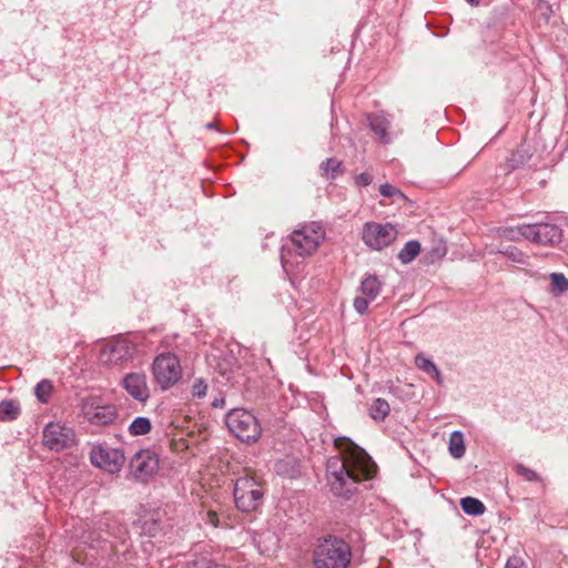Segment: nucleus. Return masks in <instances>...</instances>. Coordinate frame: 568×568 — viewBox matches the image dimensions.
I'll return each instance as SVG.
<instances>
[{"label":"nucleus","instance_id":"nucleus-18","mask_svg":"<svg viewBox=\"0 0 568 568\" xmlns=\"http://www.w3.org/2000/svg\"><path fill=\"white\" fill-rule=\"evenodd\" d=\"M382 283L375 275H367L361 283V293L363 296L374 301L381 293Z\"/></svg>","mask_w":568,"mask_h":568},{"label":"nucleus","instance_id":"nucleus-28","mask_svg":"<svg viewBox=\"0 0 568 568\" xmlns=\"http://www.w3.org/2000/svg\"><path fill=\"white\" fill-rule=\"evenodd\" d=\"M151 430V422L146 417H136L129 426L131 435H145Z\"/></svg>","mask_w":568,"mask_h":568},{"label":"nucleus","instance_id":"nucleus-45","mask_svg":"<svg viewBox=\"0 0 568 568\" xmlns=\"http://www.w3.org/2000/svg\"><path fill=\"white\" fill-rule=\"evenodd\" d=\"M480 0H467L468 3L473 4V6H477L479 3Z\"/></svg>","mask_w":568,"mask_h":568},{"label":"nucleus","instance_id":"nucleus-21","mask_svg":"<svg viewBox=\"0 0 568 568\" xmlns=\"http://www.w3.org/2000/svg\"><path fill=\"white\" fill-rule=\"evenodd\" d=\"M449 453L454 458H462L465 455L466 448L464 443V435L462 432L455 430L449 437Z\"/></svg>","mask_w":568,"mask_h":568},{"label":"nucleus","instance_id":"nucleus-15","mask_svg":"<svg viewBox=\"0 0 568 568\" xmlns=\"http://www.w3.org/2000/svg\"><path fill=\"white\" fill-rule=\"evenodd\" d=\"M367 120L371 130L382 143L388 144L392 142L393 139L388 132L390 128V120L385 112L371 113L367 115Z\"/></svg>","mask_w":568,"mask_h":568},{"label":"nucleus","instance_id":"nucleus-37","mask_svg":"<svg viewBox=\"0 0 568 568\" xmlns=\"http://www.w3.org/2000/svg\"><path fill=\"white\" fill-rule=\"evenodd\" d=\"M529 156L525 158L524 150L519 149L515 153L511 154V158L509 159L510 168L516 169L517 166L524 164Z\"/></svg>","mask_w":568,"mask_h":568},{"label":"nucleus","instance_id":"nucleus-40","mask_svg":"<svg viewBox=\"0 0 568 568\" xmlns=\"http://www.w3.org/2000/svg\"><path fill=\"white\" fill-rule=\"evenodd\" d=\"M94 535H95V531L90 532L87 537L82 536V538H85V541H90L92 547H94L93 542L99 541L100 539H102L103 542L105 544V546L109 545V548L111 550L113 549V547H114L113 541H109L106 539H103L100 534H98L97 537Z\"/></svg>","mask_w":568,"mask_h":568},{"label":"nucleus","instance_id":"nucleus-34","mask_svg":"<svg viewBox=\"0 0 568 568\" xmlns=\"http://www.w3.org/2000/svg\"><path fill=\"white\" fill-rule=\"evenodd\" d=\"M193 568H229L225 565L211 562L205 556L192 561Z\"/></svg>","mask_w":568,"mask_h":568},{"label":"nucleus","instance_id":"nucleus-29","mask_svg":"<svg viewBox=\"0 0 568 568\" xmlns=\"http://www.w3.org/2000/svg\"><path fill=\"white\" fill-rule=\"evenodd\" d=\"M341 164L342 162L334 158L325 160L324 162H322L320 166L322 175L325 176L326 179H335L341 168Z\"/></svg>","mask_w":568,"mask_h":568},{"label":"nucleus","instance_id":"nucleus-12","mask_svg":"<svg viewBox=\"0 0 568 568\" xmlns=\"http://www.w3.org/2000/svg\"><path fill=\"white\" fill-rule=\"evenodd\" d=\"M121 385L132 398L140 403H145L150 398V388L143 372L126 374L122 378Z\"/></svg>","mask_w":568,"mask_h":568},{"label":"nucleus","instance_id":"nucleus-2","mask_svg":"<svg viewBox=\"0 0 568 568\" xmlns=\"http://www.w3.org/2000/svg\"><path fill=\"white\" fill-rule=\"evenodd\" d=\"M312 560L315 568H348L352 548L342 537L326 535L317 539Z\"/></svg>","mask_w":568,"mask_h":568},{"label":"nucleus","instance_id":"nucleus-20","mask_svg":"<svg viewBox=\"0 0 568 568\" xmlns=\"http://www.w3.org/2000/svg\"><path fill=\"white\" fill-rule=\"evenodd\" d=\"M389 412L390 406L384 398H376L369 407V416L376 422H383Z\"/></svg>","mask_w":568,"mask_h":568},{"label":"nucleus","instance_id":"nucleus-11","mask_svg":"<svg viewBox=\"0 0 568 568\" xmlns=\"http://www.w3.org/2000/svg\"><path fill=\"white\" fill-rule=\"evenodd\" d=\"M42 442L50 450L61 452L75 444V434L72 428L51 422L42 432Z\"/></svg>","mask_w":568,"mask_h":568},{"label":"nucleus","instance_id":"nucleus-35","mask_svg":"<svg viewBox=\"0 0 568 568\" xmlns=\"http://www.w3.org/2000/svg\"><path fill=\"white\" fill-rule=\"evenodd\" d=\"M207 385L203 379H195L192 385L193 397L203 398L206 395Z\"/></svg>","mask_w":568,"mask_h":568},{"label":"nucleus","instance_id":"nucleus-14","mask_svg":"<svg viewBox=\"0 0 568 568\" xmlns=\"http://www.w3.org/2000/svg\"><path fill=\"white\" fill-rule=\"evenodd\" d=\"M562 237L561 229L550 222H535V244L554 246L560 243Z\"/></svg>","mask_w":568,"mask_h":568},{"label":"nucleus","instance_id":"nucleus-16","mask_svg":"<svg viewBox=\"0 0 568 568\" xmlns=\"http://www.w3.org/2000/svg\"><path fill=\"white\" fill-rule=\"evenodd\" d=\"M200 517L205 524L214 528H226L231 526L229 517L222 510V506L217 503L209 506L202 505Z\"/></svg>","mask_w":568,"mask_h":568},{"label":"nucleus","instance_id":"nucleus-33","mask_svg":"<svg viewBox=\"0 0 568 568\" xmlns=\"http://www.w3.org/2000/svg\"><path fill=\"white\" fill-rule=\"evenodd\" d=\"M536 12H539L540 19H542L545 22H548L552 10L547 1L538 0V2L535 3V13Z\"/></svg>","mask_w":568,"mask_h":568},{"label":"nucleus","instance_id":"nucleus-23","mask_svg":"<svg viewBox=\"0 0 568 568\" xmlns=\"http://www.w3.org/2000/svg\"><path fill=\"white\" fill-rule=\"evenodd\" d=\"M503 236L511 241H519L521 239L530 240L532 236V226L527 224L516 229H505L503 231Z\"/></svg>","mask_w":568,"mask_h":568},{"label":"nucleus","instance_id":"nucleus-8","mask_svg":"<svg viewBox=\"0 0 568 568\" xmlns=\"http://www.w3.org/2000/svg\"><path fill=\"white\" fill-rule=\"evenodd\" d=\"M397 234L396 227L390 223L367 222L363 227L362 240L368 247L379 251L390 245Z\"/></svg>","mask_w":568,"mask_h":568},{"label":"nucleus","instance_id":"nucleus-5","mask_svg":"<svg viewBox=\"0 0 568 568\" xmlns=\"http://www.w3.org/2000/svg\"><path fill=\"white\" fill-rule=\"evenodd\" d=\"M152 374L162 389H169L182 377L180 358L171 352L159 354L152 363Z\"/></svg>","mask_w":568,"mask_h":568},{"label":"nucleus","instance_id":"nucleus-4","mask_svg":"<svg viewBox=\"0 0 568 568\" xmlns=\"http://www.w3.org/2000/svg\"><path fill=\"white\" fill-rule=\"evenodd\" d=\"M229 430L243 443H255L262 434L257 418L244 408L231 409L225 417Z\"/></svg>","mask_w":568,"mask_h":568},{"label":"nucleus","instance_id":"nucleus-43","mask_svg":"<svg viewBox=\"0 0 568 568\" xmlns=\"http://www.w3.org/2000/svg\"><path fill=\"white\" fill-rule=\"evenodd\" d=\"M224 405H225V399L224 398H215L212 402V406L215 407V408H222V407H224Z\"/></svg>","mask_w":568,"mask_h":568},{"label":"nucleus","instance_id":"nucleus-10","mask_svg":"<svg viewBox=\"0 0 568 568\" xmlns=\"http://www.w3.org/2000/svg\"><path fill=\"white\" fill-rule=\"evenodd\" d=\"M159 470V457L150 449L136 452L129 462V474L138 481L145 483Z\"/></svg>","mask_w":568,"mask_h":568},{"label":"nucleus","instance_id":"nucleus-22","mask_svg":"<svg viewBox=\"0 0 568 568\" xmlns=\"http://www.w3.org/2000/svg\"><path fill=\"white\" fill-rule=\"evenodd\" d=\"M460 507L467 515L479 516L486 510L485 505L477 498L465 497L460 499Z\"/></svg>","mask_w":568,"mask_h":568},{"label":"nucleus","instance_id":"nucleus-26","mask_svg":"<svg viewBox=\"0 0 568 568\" xmlns=\"http://www.w3.org/2000/svg\"><path fill=\"white\" fill-rule=\"evenodd\" d=\"M550 292L555 296H559L568 291V280L561 273L550 274Z\"/></svg>","mask_w":568,"mask_h":568},{"label":"nucleus","instance_id":"nucleus-31","mask_svg":"<svg viewBox=\"0 0 568 568\" xmlns=\"http://www.w3.org/2000/svg\"><path fill=\"white\" fill-rule=\"evenodd\" d=\"M379 193L384 197L393 199V200H406L405 194L394 186L393 184L385 183L379 186Z\"/></svg>","mask_w":568,"mask_h":568},{"label":"nucleus","instance_id":"nucleus-36","mask_svg":"<svg viewBox=\"0 0 568 568\" xmlns=\"http://www.w3.org/2000/svg\"><path fill=\"white\" fill-rule=\"evenodd\" d=\"M372 302V300L367 298L366 296H357L355 297L354 300V308L359 313V314H365L368 310V305L369 303Z\"/></svg>","mask_w":568,"mask_h":568},{"label":"nucleus","instance_id":"nucleus-39","mask_svg":"<svg viewBox=\"0 0 568 568\" xmlns=\"http://www.w3.org/2000/svg\"><path fill=\"white\" fill-rule=\"evenodd\" d=\"M170 447L173 452H182L184 449H187L189 445H187V442L183 437H180V438L173 437L170 440Z\"/></svg>","mask_w":568,"mask_h":568},{"label":"nucleus","instance_id":"nucleus-19","mask_svg":"<svg viewBox=\"0 0 568 568\" xmlns=\"http://www.w3.org/2000/svg\"><path fill=\"white\" fill-rule=\"evenodd\" d=\"M415 365L433 377L439 385L443 383L442 374L433 361L425 357L423 354H418L415 357Z\"/></svg>","mask_w":568,"mask_h":568},{"label":"nucleus","instance_id":"nucleus-7","mask_svg":"<svg viewBox=\"0 0 568 568\" xmlns=\"http://www.w3.org/2000/svg\"><path fill=\"white\" fill-rule=\"evenodd\" d=\"M325 236V231L318 223H311L295 230L291 235L288 252L294 251L298 256L313 254Z\"/></svg>","mask_w":568,"mask_h":568},{"label":"nucleus","instance_id":"nucleus-25","mask_svg":"<svg viewBox=\"0 0 568 568\" xmlns=\"http://www.w3.org/2000/svg\"><path fill=\"white\" fill-rule=\"evenodd\" d=\"M420 252V244L417 241L407 242L398 253V258L402 263H410Z\"/></svg>","mask_w":568,"mask_h":568},{"label":"nucleus","instance_id":"nucleus-6","mask_svg":"<svg viewBox=\"0 0 568 568\" xmlns=\"http://www.w3.org/2000/svg\"><path fill=\"white\" fill-rule=\"evenodd\" d=\"M136 354V345L130 339L116 336L108 341L100 349L99 361L105 366H122L131 362Z\"/></svg>","mask_w":568,"mask_h":568},{"label":"nucleus","instance_id":"nucleus-46","mask_svg":"<svg viewBox=\"0 0 568 568\" xmlns=\"http://www.w3.org/2000/svg\"><path fill=\"white\" fill-rule=\"evenodd\" d=\"M206 126H207L209 129H213V128H215L213 123H209Z\"/></svg>","mask_w":568,"mask_h":568},{"label":"nucleus","instance_id":"nucleus-42","mask_svg":"<svg viewBox=\"0 0 568 568\" xmlns=\"http://www.w3.org/2000/svg\"><path fill=\"white\" fill-rule=\"evenodd\" d=\"M516 473L523 476L526 480L530 481L532 479V471L523 465H516Z\"/></svg>","mask_w":568,"mask_h":568},{"label":"nucleus","instance_id":"nucleus-41","mask_svg":"<svg viewBox=\"0 0 568 568\" xmlns=\"http://www.w3.org/2000/svg\"><path fill=\"white\" fill-rule=\"evenodd\" d=\"M505 568H526V566L519 557L514 556L507 560Z\"/></svg>","mask_w":568,"mask_h":568},{"label":"nucleus","instance_id":"nucleus-44","mask_svg":"<svg viewBox=\"0 0 568 568\" xmlns=\"http://www.w3.org/2000/svg\"><path fill=\"white\" fill-rule=\"evenodd\" d=\"M282 264L284 268H286V265L288 264V258L285 248L282 252Z\"/></svg>","mask_w":568,"mask_h":568},{"label":"nucleus","instance_id":"nucleus-3","mask_svg":"<svg viewBox=\"0 0 568 568\" xmlns=\"http://www.w3.org/2000/svg\"><path fill=\"white\" fill-rule=\"evenodd\" d=\"M233 495L236 507L244 513H250L256 510L262 504L264 488L253 470L244 469V475L236 478L234 483Z\"/></svg>","mask_w":568,"mask_h":568},{"label":"nucleus","instance_id":"nucleus-24","mask_svg":"<svg viewBox=\"0 0 568 568\" xmlns=\"http://www.w3.org/2000/svg\"><path fill=\"white\" fill-rule=\"evenodd\" d=\"M20 413L19 405L13 400H2L0 403V419L3 422L14 420Z\"/></svg>","mask_w":568,"mask_h":568},{"label":"nucleus","instance_id":"nucleus-27","mask_svg":"<svg viewBox=\"0 0 568 568\" xmlns=\"http://www.w3.org/2000/svg\"><path fill=\"white\" fill-rule=\"evenodd\" d=\"M106 529V534L113 537L123 539L125 531L121 526H118L115 521L111 520L110 517H105L99 520V530Z\"/></svg>","mask_w":568,"mask_h":568},{"label":"nucleus","instance_id":"nucleus-17","mask_svg":"<svg viewBox=\"0 0 568 568\" xmlns=\"http://www.w3.org/2000/svg\"><path fill=\"white\" fill-rule=\"evenodd\" d=\"M141 532L143 535L155 537L162 530L161 513L153 511L141 518Z\"/></svg>","mask_w":568,"mask_h":568},{"label":"nucleus","instance_id":"nucleus-30","mask_svg":"<svg viewBox=\"0 0 568 568\" xmlns=\"http://www.w3.org/2000/svg\"><path fill=\"white\" fill-rule=\"evenodd\" d=\"M53 390V386L50 381L43 379L37 384L34 393L39 402L48 403Z\"/></svg>","mask_w":568,"mask_h":568},{"label":"nucleus","instance_id":"nucleus-9","mask_svg":"<svg viewBox=\"0 0 568 568\" xmlns=\"http://www.w3.org/2000/svg\"><path fill=\"white\" fill-rule=\"evenodd\" d=\"M90 460L93 466L110 474H116L124 465L125 456L121 448L108 445H95L90 452Z\"/></svg>","mask_w":568,"mask_h":568},{"label":"nucleus","instance_id":"nucleus-13","mask_svg":"<svg viewBox=\"0 0 568 568\" xmlns=\"http://www.w3.org/2000/svg\"><path fill=\"white\" fill-rule=\"evenodd\" d=\"M84 417L93 425H110L116 418V408L112 405L85 404L83 406Z\"/></svg>","mask_w":568,"mask_h":568},{"label":"nucleus","instance_id":"nucleus-38","mask_svg":"<svg viewBox=\"0 0 568 568\" xmlns=\"http://www.w3.org/2000/svg\"><path fill=\"white\" fill-rule=\"evenodd\" d=\"M373 174L368 172L359 173L354 178L355 185L357 186H367L373 182Z\"/></svg>","mask_w":568,"mask_h":568},{"label":"nucleus","instance_id":"nucleus-32","mask_svg":"<svg viewBox=\"0 0 568 568\" xmlns=\"http://www.w3.org/2000/svg\"><path fill=\"white\" fill-rule=\"evenodd\" d=\"M505 254L508 256L509 260H511L515 263L518 264H527L528 263V256L525 255L517 247H510L508 248Z\"/></svg>","mask_w":568,"mask_h":568},{"label":"nucleus","instance_id":"nucleus-1","mask_svg":"<svg viewBox=\"0 0 568 568\" xmlns=\"http://www.w3.org/2000/svg\"><path fill=\"white\" fill-rule=\"evenodd\" d=\"M334 446L338 455L327 460V481L335 496L347 498L358 483L375 476L377 466L365 449L348 437L335 438Z\"/></svg>","mask_w":568,"mask_h":568}]
</instances>
